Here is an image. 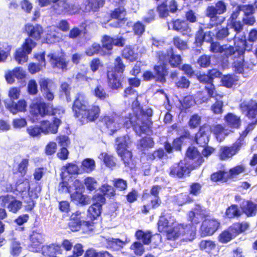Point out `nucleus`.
Here are the masks:
<instances>
[{
  "mask_svg": "<svg viewBox=\"0 0 257 257\" xmlns=\"http://www.w3.org/2000/svg\"><path fill=\"white\" fill-rule=\"evenodd\" d=\"M65 113V110L59 106L45 101L32 103L30 106V114L33 121H38L46 116H53L52 121L43 119L40 122L44 135L58 133V129L62 124L61 118Z\"/></svg>",
  "mask_w": 257,
  "mask_h": 257,
  "instance_id": "nucleus-1",
  "label": "nucleus"
},
{
  "mask_svg": "<svg viewBox=\"0 0 257 257\" xmlns=\"http://www.w3.org/2000/svg\"><path fill=\"white\" fill-rule=\"evenodd\" d=\"M72 109L74 117L81 124L96 120L101 113L98 105L89 104V101L82 93H78L73 102Z\"/></svg>",
  "mask_w": 257,
  "mask_h": 257,
  "instance_id": "nucleus-2",
  "label": "nucleus"
},
{
  "mask_svg": "<svg viewBox=\"0 0 257 257\" xmlns=\"http://www.w3.org/2000/svg\"><path fill=\"white\" fill-rule=\"evenodd\" d=\"M187 220L190 223H178L173 226L167 232V239L169 241H176L180 238L183 241H191L196 236V225L200 220L194 211H189L187 214Z\"/></svg>",
  "mask_w": 257,
  "mask_h": 257,
  "instance_id": "nucleus-3",
  "label": "nucleus"
},
{
  "mask_svg": "<svg viewBox=\"0 0 257 257\" xmlns=\"http://www.w3.org/2000/svg\"><path fill=\"white\" fill-rule=\"evenodd\" d=\"M153 114V111L151 108L141 109L140 115L130 113L124 118L123 126L126 128L132 127L139 136L143 134H148L151 131V125L153 122L151 117Z\"/></svg>",
  "mask_w": 257,
  "mask_h": 257,
  "instance_id": "nucleus-4",
  "label": "nucleus"
},
{
  "mask_svg": "<svg viewBox=\"0 0 257 257\" xmlns=\"http://www.w3.org/2000/svg\"><path fill=\"white\" fill-rule=\"evenodd\" d=\"M238 108L241 112L249 120L244 130L240 133L236 141L243 143L244 139L257 124V101L251 99L248 101H243L239 104Z\"/></svg>",
  "mask_w": 257,
  "mask_h": 257,
  "instance_id": "nucleus-5",
  "label": "nucleus"
},
{
  "mask_svg": "<svg viewBox=\"0 0 257 257\" xmlns=\"http://www.w3.org/2000/svg\"><path fill=\"white\" fill-rule=\"evenodd\" d=\"M123 120L122 116L112 112L101 116L97 122V125L102 132L109 130L110 135H112L117 132Z\"/></svg>",
  "mask_w": 257,
  "mask_h": 257,
  "instance_id": "nucleus-6",
  "label": "nucleus"
},
{
  "mask_svg": "<svg viewBox=\"0 0 257 257\" xmlns=\"http://www.w3.org/2000/svg\"><path fill=\"white\" fill-rule=\"evenodd\" d=\"M161 187L159 185L152 186L150 193H143L142 200L149 201V204L143 205L141 207V213L144 214H148L151 209H156L159 207L162 204V200L159 197V192Z\"/></svg>",
  "mask_w": 257,
  "mask_h": 257,
  "instance_id": "nucleus-7",
  "label": "nucleus"
},
{
  "mask_svg": "<svg viewBox=\"0 0 257 257\" xmlns=\"http://www.w3.org/2000/svg\"><path fill=\"white\" fill-rule=\"evenodd\" d=\"M29 37L34 38L39 40L41 38V33H28ZM36 44L30 38H27L21 47L17 49L14 54V58L19 64H23L27 62L28 55L35 47Z\"/></svg>",
  "mask_w": 257,
  "mask_h": 257,
  "instance_id": "nucleus-8",
  "label": "nucleus"
},
{
  "mask_svg": "<svg viewBox=\"0 0 257 257\" xmlns=\"http://www.w3.org/2000/svg\"><path fill=\"white\" fill-rule=\"evenodd\" d=\"M236 51L239 56L240 60L233 63V68L236 73L243 74L246 67V63L244 59V54L245 51H250L252 50V45H247L245 38L240 39L235 43Z\"/></svg>",
  "mask_w": 257,
  "mask_h": 257,
  "instance_id": "nucleus-9",
  "label": "nucleus"
},
{
  "mask_svg": "<svg viewBox=\"0 0 257 257\" xmlns=\"http://www.w3.org/2000/svg\"><path fill=\"white\" fill-rule=\"evenodd\" d=\"M156 57L158 62H168L173 68H180L182 62L181 55L175 54L172 47L169 48L166 52L163 51H157Z\"/></svg>",
  "mask_w": 257,
  "mask_h": 257,
  "instance_id": "nucleus-10",
  "label": "nucleus"
},
{
  "mask_svg": "<svg viewBox=\"0 0 257 257\" xmlns=\"http://www.w3.org/2000/svg\"><path fill=\"white\" fill-rule=\"evenodd\" d=\"M128 142L125 137L118 142L116 148L118 155L121 158V160L125 167L132 170L135 166V161L133 158L132 152L127 149Z\"/></svg>",
  "mask_w": 257,
  "mask_h": 257,
  "instance_id": "nucleus-11",
  "label": "nucleus"
},
{
  "mask_svg": "<svg viewBox=\"0 0 257 257\" xmlns=\"http://www.w3.org/2000/svg\"><path fill=\"white\" fill-rule=\"evenodd\" d=\"M45 234L42 228H37L32 231L29 236L28 248L31 251L37 252L42 249Z\"/></svg>",
  "mask_w": 257,
  "mask_h": 257,
  "instance_id": "nucleus-12",
  "label": "nucleus"
},
{
  "mask_svg": "<svg viewBox=\"0 0 257 257\" xmlns=\"http://www.w3.org/2000/svg\"><path fill=\"white\" fill-rule=\"evenodd\" d=\"M40 91L44 98L48 102H52L55 97L54 84L48 78H41L38 80Z\"/></svg>",
  "mask_w": 257,
  "mask_h": 257,
  "instance_id": "nucleus-13",
  "label": "nucleus"
},
{
  "mask_svg": "<svg viewBox=\"0 0 257 257\" xmlns=\"http://www.w3.org/2000/svg\"><path fill=\"white\" fill-rule=\"evenodd\" d=\"M136 239L142 241L145 245H149L152 242L155 245H158L161 241L162 236L159 233L153 234L150 230L144 231L137 230L135 233Z\"/></svg>",
  "mask_w": 257,
  "mask_h": 257,
  "instance_id": "nucleus-14",
  "label": "nucleus"
},
{
  "mask_svg": "<svg viewBox=\"0 0 257 257\" xmlns=\"http://www.w3.org/2000/svg\"><path fill=\"white\" fill-rule=\"evenodd\" d=\"M47 57L53 69H57L63 72L68 70L69 61L67 60L64 53L58 55L55 53H50L48 54Z\"/></svg>",
  "mask_w": 257,
  "mask_h": 257,
  "instance_id": "nucleus-15",
  "label": "nucleus"
},
{
  "mask_svg": "<svg viewBox=\"0 0 257 257\" xmlns=\"http://www.w3.org/2000/svg\"><path fill=\"white\" fill-rule=\"evenodd\" d=\"M242 147L243 143L236 141L230 146L221 147L218 155L219 159L226 161L232 158L240 152Z\"/></svg>",
  "mask_w": 257,
  "mask_h": 257,
  "instance_id": "nucleus-16",
  "label": "nucleus"
},
{
  "mask_svg": "<svg viewBox=\"0 0 257 257\" xmlns=\"http://www.w3.org/2000/svg\"><path fill=\"white\" fill-rule=\"evenodd\" d=\"M220 223L217 219L205 218L200 227V233L202 236L212 235L220 227Z\"/></svg>",
  "mask_w": 257,
  "mask_h": 257,
  "instance_id": "nucleus-17",
  "label": "nucleus"
},
{
  "mask_svg": "<svg viewBox=\"0 0 257 257\" xmlns=\"http://www.w3.org/2000/svg\"><path fill=\"white\" fill-rule=\"evenodd\" d=\"M190 172L189 168L183 162L175 163L169 170V175L175 178L182 179L189 175Z\"/></svg>",
  "mask_w": 257,
  "mask_h": 257,
  "instance_id": "nucleus-18",
  "label": "nucleus"
},
{
  "mask_svg": "<svg viewBox=\"0 0 257 257\" xmlns=\"http://www.w3.org/2000/svg\"><path fill=\"white\" fill-rule=\"evenodd\" d=\"M55 12L58 14L68 13L75 14L79 11L78 7L74 5H70L67 1H60L53 6Z\"/></svg>",
  "mask_w": 257,
  "mask_h": 257,
  "instance_id": "nucleus-19",
  "label": "nucleus"
},
{
  "mask_svg": "<svg viewBox=\"0 0 257 257\" xmlns=\"http://www.w3.org/2000/svg\"><path fill=\"white\" fill-rule=\"evenodd\" d=\"M204 124L209 130L208 131L209 134L212 133L217 141L221 142L228 135L227 130L222 124L217 123L211 125L207 123H204Z\"/></svg>",
  "mask_w": 257,
  "mask_h": 257,
  "instance_id": "nucleus-20",
  "label": "nucleus"
},
{
  "mask_svg": "<svg viewBox=\"0 0 257 257\" xmlns=\"http://www.w3.org/2000/svg\"><path fill=\"white\" fill-rule=\"evenodd\" d=\"M118 74L112 70L106 71L107 84L111 90H117L122 87V78L121 74Z\"/></svg>",
  "mask_w": 257,
  "mask_h": 257,
  "instance_id": "nucleus-21",
  "label": "nucleus"
},
{
  "mask_svg": "<svg viewBox=\"0 0 257 257\" xmlns=\"http://www.w3.org/2000/svg\"><path fill=\"white\" fill-rule=\"evenodd\" d=\"M160 63V64H156L154 66L153 70L155 75V81L164 84L167 81L166 78L169 74L168 68L167 63L165 62Z\"/></svg>",
  "mask_w": 257,
  "mask_h": 257,
  "instance_id": "nucleus-22",
  "label": "nucleus"
},
{
  "mask_svg": "<svg viewBox=\"0 0 257 257\" xmlns=\"http://www.w3.org/2000/svg\"><path fill=\"white\" fill-rule=\"evenodd\" d=\"M208 130L204 123L199 126L194 138L195 142L199 147H202L208 145L210 136L208 132Z\"/></svg>",
  "mask_w": 257,
  "mask_h": 257,
  "instance_id": "nucleus-23",
  "label": "nucleus"
},
{
  "mask_svg": "<svg viewBox=\"0 0 257 257\" xmlns=\"http://www.w3.org/2000/svg\"><path fill=\"white\" fill-rule=\"evenodd\" d=\"M186 155L192 160L191 167L193 169L199 167L204 161L202 156L195 147H189Z\"/></svg>",
  "mask_w": 257,
  "mask_h": 257,
  "instance_id": "nucleus-24",
  "label": "nucleus"
},
{
  "mask_svg": "<svg viewBox=\"0 0 257 257\" xmlns=\"http://www.w3.org/2000/svg\"><path fill=\"white\" fill-rule=\"evenodd\" d=\"M241 214H244L247 217H252L257 213V203L250 200H243L240 204Z\"/></svg>",
  "mask_w": 257,
  "mask_h": 257,
  "instance_id": "nucleus-25",
  "label": "nucleus"
},
{
  "mask_svg": "<svg viewBox=\"0 0 257 257\" xmlns=\"http://www.w3.org/2000/svg\"><path fill=\"white\" fill-rule=\"evenodd\" d=\"M82 221L81 211H76L70 216L68 227L72 232L79 231L81 230Z\"/></svg>",
  "mask_w": 257,
  "mask_h": 257,
  "instance_id": "nucleus-26",
  "label": "nucleus"
},
{
  "mask_svg": "<svg viewBox=\"0 0 257 257\" xmlns=\"http://www.w3.org/2000/svg\"><path fill=\"white\" fill-rule=\"evenodd\" d=\"M226 125L231 129L238 130L240 128L242 120L240 116L232 112H228L224 116Z\"/></svg>",
  "mask_w": 257,
  "mask_h": 257,
  "instance_id": "nucleus-27",
  "label": "nucleus"
},
{
  "mask_svg": "<svg viewBox=\"0 0 257 257\" xmlns=\"http://www.w3.org/2000/svg\"><path fill=\"white\" fill-rule=\"evenodd\" d=\"M91 93L95 98L101 101H106L109 97L104 84L100 83L99 80H97L96 85L91 90Z\"/></svg>",
  "mask_w": 257,
  "mask_h": 257,
  "instance_id": "nucleus-28",
  "label": "nucleus"
},
{
  "mask_svg": "<svg viewBox=\"0 0 257 257\" xmlns=\"http://www.w3.org/2000/svg\"><path fill=\"white\" fill-rule=\"evenodd\" d=\"M27 107V104L24 99H20L17 102L12 100L6 105V108L13 114H16L19 112H25Z\"/></svg>",
  "mask_w": 257,
  "mask_h": 257,
  "instance_id": "nucleus-29",
  "label": "nucleus"
},
{
  "mask_svg": "<svg viewBox=\"0 0 257 257\" xmlns=\"http://www.w3.org/2000/svg\"><path fill=\"white\" fill-rule=\"evenodd\" d=\"M72 202L77 205L85 206L90 203V200L88 196L83 194L82 192L75 190L70 196Z\"/></svg>",
  "mask_w": 257,
  "mask_h": 257,
  "instance_id": "nucleus-30",
  "label": "nucleus"
},
{
  "mask_svg": "<svg viewBox=\"0 0 257 257\" xmlns=\"http://www.w3.org/2000/svg\"><path fill=\"white\" fill-rule=\"evenodd\" d=\"M249 227L248 223L245 222H236L228 227L234 237L244 232Z\"/></svg>",
  "mask_w": 257,
  "mask_h": 257,
  "instance_id": "nucleus-31",
  "label": "nucleus"
},
{
  "mask_svg": "<svg viewBox=\"0 0 257 257\" xmlns=\"http://www.w3.org/2000/svg\"><path fill=\"white\" fill-rule=\"evenodd\" d=\"M239 9L244 14L243 21L244 24L252 25L255 22L254 18L252 16L253 8L252 6H240Z\"/></svg>",
  "mask_w": 257,
  "mask_h": 257,
  "instance_id": "nucleus-32",
  "label": "nucleus"
},
{
  "mask_svg": "<svg viewBox=\"0 0 257 257\" xmlns=\"http://www.w3.org/2000/svg\"><path fill=\"white\" fill-rule=\"evenodd\" d=\"M190 133L187 129H184L183 134L180 137L174 139L172 142V144L174 151H180L182 149L183 142L184 139H190Z\"/></svg>",
  "mask_w": 257,
  "mask_h": 257,
  "instance_id": "nucleus-33",
  "label": "nucleus"
},
{
  "mask_svg": "<svg viewBox=\"0 0 257 257\" xmlns=\"http://www.w3.org/2000/svg\"><path fill=\"white\" fill-rule=\"evenodd\" d=\"M125 67L126 66L121 58L120 56H117L114 60L113 66L108 68L107 70H112L115 73L122 74L124 72Z\"/></svg>",
  "mask_w": 257,
  "mask_h": 257,
  "instance_id": "nucleus-34",
  "label": "nucleus"
},
{
  "mask_svg": "<svg viewBox=\"0 0 257 257\" xmlns=\"http://www.w3.org/2000/svg\"><path fill=\"white\" fill-rule=\"evenodd\" d=\"M158 229L160 232H166V238H167V232L171 228L168 229L169 226V221L166 217L164 212H162L159 217L158 221ZM168 240L167 239H166Z\"/></svg>",
  "mask_w": 257,
  "mask_h": 257,
  "instance_id": "nucleus-35",
  "label": "nucleus"
},
{
  "mask_svg": "<svg viewBox=\"0 0 257 257\" xmlns=\"http://www.w3.org/2000/svg\"><path fill=\"white\" fill-rule=\"evenodd\" d=\"M29 165V159L23 158L18 164L16 171H13L14 174H20V176L24 177L28 171V168Z\"/></svg>",
  "mask_w": 257,
  "mask_h": 257,
  "instance_id": "nucleus-36",
  "label": "nucleus"
},
{
  "mask_svg": "<svg viewBox=\"0 0 257 257\" xmlns=\"http://www.w3.org/2000/svg\"><path fill=\"white\" fill-rule=\"evenodd\" d=\"M225 215L229 219L239 218L241 215V211L237 205L232 204L226 208Z\"/></svg>",
  "mask_w": 257,
  "mask_h": 257,
  "instance_id": "nucleus-37",
  "label": "nucleus"
},
{
  "mask_svg": "<svg viewBox=\"0 0 257 257\" xmlns=\"http://www.w3.org/2000/svg\"><path fill=\"white\" fill-rule=\"evenodd\" d=\"M238 80V76L232 74H227L223 76L221 82L222 86L227 88H230L236 84Z\"/></svg>",
  "mask_w": 257,
  "mask_h": 257,
  "instance_id": "nucleus-38",
  "label": "nucleus"
},
{
  "mask_svg": "<svg viewBox=\"0 0 257 257\" xmlns=\"http://www.w3.org/2000/svg\"><path fill=\"white\" fill-rule=\"evenodd\" d=\"M121 56L123 58L129 60L130 62H134L137 59V54L135 53L133 48L131 46H126L121 51Z\"/></svg>",
  "mask_w": 257,
  "mask_h": 257,
  "instance_id": "nucleus-39",
  "label": "nucleus"
},
{
  "mask_svg": "<svg viewBox=\"0 0 257 257\" xmlns=\"http://www.w3.org/2000/svg\"><path fill=\"white\" fill-rule=\"evenodd\" d=\"M153 139L151 137H143L139 141L138 149L141 151L153 148L154 146Z\"/></svg>",
  "mask_w": 257,
  "mask_h": 257,
  "instance_id": "nucleus-40",
  "label": "nucleus"
},
{
  "mask_svg": "<svg viewBox=\"0 0 257 257\" xmlns=\"http://www.w3.org/2000/svg\"><path fill=\"white\" fill-rule=\"evenodd\" d=\"M80 168L82 174L84 173H89L94 170L95 162L92 159H85L81 163Z\"/></svg>",
  "mask_w": 257,
  "mask_h": 257,
  "instance_id": "nucleus-41",
  "label": "nucleus"
},
{
  "mask_svg": "<svg viewBox=\"0 0 257 257\" xmlns=\"http://www.w3.org/2000/svg\"><path fill=\"white\" fill-rule=\"evenodd\" d=\"M227 172L224 170H219L212 173L210 175V180L214 182L222 181L226 182L229 179L228 176H225Z\"/></svg>",
  "mask_w": 257,
  "mask_h": 257,
  "instance_id": "nucleus-42",
  "label": "nucleus"
},
{
  "mask_svg": "<svg viewBox=\"0 0 257 257\" xmlns=\"http://www.w3.org/2000/svg\"><path fill=\"white\" fill-rule=\"evenodd\" d=\"M100 191L101 194L105 197L107 198L114 197L116 195V191L114 186H112L107 184H104L101 186L100 188Z\"/></svg>",
  "mask_w": 257,
  "mask_h": 257,
  "instance_id": "nucleus-43",
  "label": "nucleus"
},
{
  "mask_svg": "<svg viewBox=\"0 0 257 257\" xmlns=\"http://www.w3.org/2000/svg\"><path fill=\"white\" fill-rule=\"evenodd\" d=\"M216 246L215 241L211 240H202L199 244L200 249L205 250L208 253H210L212 250L215 249Z\"/></svg>",
  "mask_w": 257,
  "mask_h": 257,
  "instance_id": "nucleus-44",
  "label": "nucleus"
},
{
  "mask_svg": "<svg viewBox=\"0 0 257 257\" xmlns=\"http://www.w3.org/2000/svg\"><path fill=\"white\" fill-rule=\"evenodd\" d=\"M246 170V167L244 164L237 165L229 169L228 171V178H232L236 177L239 174L243 173Z\"/></svg>",
  "mask_w": 257,
  "mask_h": 257,
  "instance_id": "nucleus-45",
  "label": "nucleus"
},
{
  "mask_svg": "<svg viewBox=\"0 0 257 257\" xmlns=\"http://www.w3.org/2000/svg\"><path fill=\"white\" fill-rule=\"evenodd\" d=\"M102 208L91 205L88 210L87 217L90 220H95L101 214Z\"/></svg>",
  "mask_w": 257,
  "mask_h": 257,
  "instance_id": "nucleus-46",
  "label": "nucleus"
},
{
  "mask_svg": "<svg viewBox=\"0 0 257 257\" xmlns=\"http://www.w3.org/2000/svg\"><path fill=\"white\" fill-rule=\"evenodd\" d=\"M165 156H166V154L164 150L162 148H159L153 152L148 153L146 157L147 161H153L157 158L162 159Z\"/></svg>",
  "mask_w": 257,
  "mask_h": 257,
  "instance_id": "nucleus-47",
  "label": "nucleus"
},
{
  "mask_svg": "<svg viewBox=\"0 0 257 257\" xmlns=\"http://www.w3.org/2000/svg\"><path fill=\"white\" fill-rule=\"evenodd\" d=\"M94 220L82 221L81 231L84 234H90L95 230Z\"/></svg>",
  "mask_w": 257,
  "mask_h": 257,
  "instance_id": "nucleus-48",
  "label": "nucleus"
},
{
  "mask_svg": "<svg viewBox=\"0 0 257 257\" xmlns=\"http://www.w3.org/2000/svg\"><path fill=\"white\" fill-rule=\"evenodd\" d=\"M88 72L89 69L86 67H85L83 69H81L80 71L78 72L75 76L76 80L78 82L85 81L87 83L90 82L94 79L92 77L87 76Z\"/></svg>",
  "mask_w": 257,
  "mask_h": 257,
  "instance_id": "nucleus-49",
  "label": "nucleus"
},
{
  "mask_svg": "<svg viewBox=\"0 0 257 257\" xmlns=\"http://www.w3.org/2000/svg\"><path fill=\"white\" fill-rule=\"evenodd\" d=\"M144 245L145 244L138 240L135 241L131 244L130 248L136 255L141 256L145 251Z\"/></svg>",
  "mask_w": 257,
  "mask_h": 257,
  "instance_id": "nucleus-50",
  "label": "nucleus"
},
{
  "mask_svg": "<svg viewBox=\"0 0 257 257\" xmlns=\"http://www.w3.org/2000/svg\"><path fill=\"white\" fill-rule=\"evenodd\" d=\"M27 134L32 138L39 137L43 134V130L41 124L40 125H32L27 127L26 129Z\"/></svg>",
  "mask_w": 257,
  "mask_h": 257,
  "instance_id": "nucleus-51",
  "label": "nucleus"
},
{
  "mask_svg": "<svg viewBox=\"0 0 257 257\" xmlns=\"http://www.w3.org/2000/svg\"><path fill=\"white\" fill-rule=\"evenodd\" d=\"M205 90L207 91V94L209 97L215 98H222L224 94L223 93H218L216 90L215 85L213 84V83L209 84L208 85H206L204 87Z\"/></svg>",
  "mask_w": 257,
  "mask_h": 257,
  "instance_id": "nucleus-52",
  "label": "nucleus"
},
{
  "mask_svg": "<svg viewBox=\"0 0 257 257\" xmlns=\"http://www.w3.org/2000/svg\"><path fill=\"white\" fill-rule=\"evenodd\" d=\"M71 87L66 82L61 83L59 88V94L61 96H65L68 101L70 99Z\"/></svg>",
  "mask_w": 257,
  "mask_h": 257,
  "instance_id": "nucleus-53",
  "label": "nucleus"
},
{
  "mask_svg": "<svg viewBox=\"0 0 257 257\" xmlns=\"http://www.w3.org/2000/svg\"><path fill=\"white\" fill-rule=\"evenodd\" d=\"M126 11L123 7H119L115 8L110 14L112 18L122 21L125 19Z\"/></svg>",
  "mask_w": 257,
  "mask_h": 257,
  "instance_id": "nucleus-54",
  "label": "nucleus"
},
{
  "mask_svg": "<svg viewBox=\"0 0 257 257\" xmlns=\"http://www.w3.org/2000/svg\"><path fill=\"white\" fill-rule=\"evenodd\" d=\"M30 189L29 182L27 179L23 181H19L16 184V190L23 195L24 192L25 194H28V192Z\"/></svg>",
  "mask_w": 257,
  "mask_h": 257,
  "instance_id": "nucleus-55",
  "label": "nucleus"
},
{
  "mask_svg": "<svg viewBox=\"0 0 257 257\" xmlns=\"http://www.w3.org/2000/svg\"><path fill=\"white\" fill-rule=\"evenodd\" d=\"M65 171L70 175L82 174L81 168L74 163H68L63 167Z\"/></svg>",
  "mask_w": 257,
  "mask_h": 257,
  "instance_id": "nucleus-56",
  "label": "nucleus"
},
{
  "mask_svg": "<svg viewBox=\"0 0 257 257\" xmlns=\"http://www.w3.org/2000/svg\"><path fill=\"white\" fill-rule=\"evenodd\" d=\"M234 238L229 229H226L222 231L218 236V241L222 243H226L231 240Z\"/></svg>",
  "mask_w": 257,
  "mask_h": 257,
  "instance_id": "nucleus-57",
  "label": "nucleus"
},
{
  "mask_svg": "<svg viewBox=\"0 0 257 257\" xmlns=\"http://www.w3.org/2000/svg\"><path fill=\"white\" fill-rule=\"evenodd\" d=\"M112 182L114 188L118 191H124L127 188V181L123 179L114 178Z\"/></svg>",
  "mask_w": 257,
  "mask_h": 257,
  "instance_id": "nucleus-58",
  "label": "nucleus"
},
{
  "mask_svg": "<svg viewBox=\"0 0 257 257\" xmlns=\"http://www.w3.org/2000/svg\"><path fill=\"white\" fill-rule=\"evenodd\" d=\"M201 122V117L197 113L192 115L188 121V125L191 129H195L200 126Z\"/></svg>",
  "mask_w": 257,
  "mask_h": 257,
  "instance_id": "nucleus-59",
  "label": "nucleus"
},
{
  "mask_svg": "<svg viewBox=\"0 0 257 257\" xmlns=\"http://www.w3.org/2000/svg\"><path fill=\"white\" fill-rule=\"evenodd\" d=\"M93 203L91 205L98 206L102 208V205L105 203L106 199L105 197L100 193H97L93 195L91 198Z\"/></svg>",
  "mask_w": 257,
  "mask_h": 257,
  "instance_id": "nucleus-60",
  "label": "nucleus"
},
{
  "mask_svg": "<svg viewBox=\"0 0 257 257\" xmlns=\"http://www.w3.org/2000/svg\"><path fill=\"white\" fill-rule=\"evenodd\" d=\"M89 67L91 71L93 73H95L98 71L99 68L103 67V64L100 58L96 57L93 58L89 62Z\"/></svg>",
  "mask_w": 257,
  "mask_h": 257,
  "instance_id": "nucleus-61",
  "label": "nucleus"
},
{
  "mask_svg": "<svg viewBox=\"0 0 257 257\" xmlns=\"http://www.w3.org/2000/svg\"><path fill=\"white\" fill-rule=\"evenodd\" d=\"M84 184L87 190L91 192L96 189L97 185V182L94 178L92 177H87L84 179Z\"/></svg>",
  "mask_w": 257,
  "mask_h": 257,
  "instance_id": "nucleus-62",
  "label": "nucleus"
},
{
  "mask_svg": "<svg viewBox=\"0 0 257 257\" xmlns=\"http://www.w3.org/2000/svg\"><path fill=\"white\" fill-rule=\"evenodd\" d=\"M27 92L29 95H36L38 93V84L35 79L29 81L27 88Z\"/></svg>",
  "mask_w": 257,
  "mask_h": 257,
  "instance_id": "nucleus-63",
  "label": "nucleus"
},
{
  "mask_svg": "<svg viewBox=\"0 0 257 257\" xmlns=\"http://www.w3.org/2000/svg\"><path fill=\"white\" fill-rule=\"evenodd\" d=\"M113 38L108 35L103 36L101 40L102 47L108 51L112 50L113 45Z\"/></svg>",
  "mask_w": 257,
  "mask_h": 257,
  "instance_id": "nucleus-64",
  "label": "nucleus"
}]
</instances>
